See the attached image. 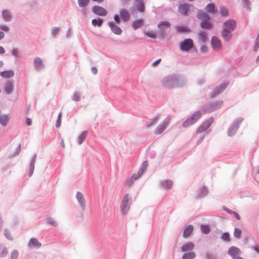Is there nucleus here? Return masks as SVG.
<instances>
[{"mask_svg":"<svg viewBox=\"0 0 259 259\" xmlns=\"http://www.w3.org/2000/svg\"><path fill=\"white\" fill-rule=\"evenodd\" d=\"M161 85L166 89L182 88L187 83V80L178 74H171L164 77L161 81Z\"/></svg>","mask_w":259,"mask_h":259,"instance_id":"f257e3e1","label":"nucleus"},{"mask_svg":"<svg viewBox=\"0 0 259 259\" xmlns=\"http://www.w3.org/2000/svg\"><path fill=\"white\" fill-rule=\"evenodd\" d=\"M196 17L201 20L200 27L203 29L211 30L213 26V22L211 20V17L208 14L202 10H198Z\"/></svg>","mask_w":259,"mask_h":259,"instance_id":"f03ea898","label":"nucleus"},{"mask_svg":"<svg viewBox=\"0 0 259 259\" xmlns=\"http://www.w3.org/2000/svg\"><path fill=\"white\" fill-rule=\"evenodd\" d=\"M223 105V101H222L208 102L201 106L200 110L203 113H211L220 109Z\"/></svg>","mask_w":259,"mask_h":259,"instance_id":"7ed1b4c3","label":"nucleus"},{"mask_svg":"<svg viewBox=\"0 0 259 259\" xmlns=\"http://www.w3.org/2000/svg\"><path fill=\"white\" fill-rule=\"evenodd\" d=\"M201 117L202 112L201 110H196L188 116L187 119L182 122V126L184 128H188L197 123Z\"/></svg>","mask_w":259,"mask_h":259,"instance_id":"20e7f679","label":"nucleus"},{"mask_svg":"<svg viewBox=\"0 0 259 259\" xmlns=\"http://www.w3.org/2000/svg\"><path fill=\"white\" fill-rule=\"evenodd\" d=\"M132 203V197L128 194H125L120 204V211L122 214L125 215L128 212Z\"/></svg>","mask_w":259,"mask_h":259,"instance_id":"39448f33","label":"nucleus"},{"mask_svg":"<svg viewBox=\"0 0 259 259\" xmlns=\"http://www.w3.org/2000/svg\"><path fill=\"white\" fill-rule=\"evenodd\" d=\"M243 118L242 117H239L236 118L234 121L233 123L228 130L227 134L228 136L231 137L236 134L237 130L239 127L240 124L243 121Z\"/></svg>","mask_w":259,"mask_h":259,"instance_id":"423d86ee","label":"nucleus"},{"mask_svg":"<svg viewBox=\"0 0 259 259\" xmlns=\"http://www.w3.org/2000/svg\"><path fill=\"white\" fill-rule=\"evenodd\" d=\"M194 48V42L190 38H186L180 44V49L183 52H188Z\"/></svg>","mask_w":259,"mask_h":259,"instance_id":"0eeeda50","label":"nucleus"},{"mask_svg":"<svg viewBox=\"0 0 259 259\" xmlns=\"http://www.w3.org/2000/svg\"><path fill=\"white\" fill-rule=\"evenodd\" d=\"M214 121L213 116H210L205 120L196 130V134H200L207 130Z\"/></svg>","mask_w":259,"mask_h":259,"instance_id":"6e6552de","label":"nucleus"},{"mask_svg":"<svg viewBox=\"0 0 259 259\" xmlns=\"http://www.w3.org/2000/svg\"><path fill=\"white\" fill-rule=\"evenodd\" d=\"M210 44L212 48L215 51L220 50L222 47V44L221 40L217 36L211 37Z\"/></svg>","mask_w":259,"mask_h":259,"instance_id":"1a4fd4ad","label":"nucleus"},{"mask_svg":"<svg viewBox=\"0 0 259 259\" xmlns=\"http://www.w3.org/2000/svg\"><path fill=\"white\" fill-rule=\"evenodd\" d=\"M92 12L99 16H106L107 15V10L102 7L99 6H94L92 8Z\"/></svg>","mask_w":259,"mask_h":259,"instance_id":"9d476101","label":"nucleus"},{"mask_svg":"<svg viewBox=\"0 0 259 259\" xmlns=\"http://www.w3.org/2000/svg\"><path fill=\"white\" fill-rule=\"evenodd\" d=\"M228 85V82H224L219 87H217L211 93L210 97L211 98H213L218 95L222 93L226 89Z\"/></svg>","mask_w":259,"mask_h":259,"instance_id":"9b49d317","label":"nucleus"},{"mask_svg":"<svg viewBox=\"0 0 259 259\" xmlns=\"http://www.w3.org/2000/svg\"><path fill=\"white\" fill-rule=\"evenodd\" d=\"M191 7H193V6L190 4H181L179 6V12L183 15H187L190 12Z\"/></svg>","mask_w":259,"mask_h":259,"instance_id":"f8f14e48","label":"nucleus"},{"mask_svg":"<svg viewBox=\"0 0 259 259\" xmlns=\"http://www.w3.org/2000/svg\"><path fill=\"white\" fill-rule=\"evenodd\" d=\"M108 25L109 26L111 32L114 34L119 35L122 33V29L116 25V22H108Z\"/></svg>","mask_w":259,"mask_h":259,"instance_id":"ddd939ff","label":"nucleus"},{"mask_svg":"<svg viewBox=\"0 0 259 259\" xmlns=\"http://www.w3.org/2000/svg\"><path fill=\"white\" fill-rule=\"evenodd\" d=\"M223 26V28L233 31L236 28V22L232 19H230L224 22Z\"/></svg>","mask_w":259,"mask_h":259,"instance_id":"4468645a","label":"nucleus"},{"mask_svg":"<svg viewBox=\"0 0 259 259\" xmlns=\"http://www.w3.org/2000/svg\"><path fill=\"white\" fill-rule=\"evenodd\" d=\"M241 253V250L236 246H231L228 250V254L233 258L235 259Z\"/></svg>","mask_w":259,"mask_h":259,"instance_id":"2eb2a0df","label":"nucleus"},{"mask_svg":"<svg viewBox=\"0 0 259 259\" xmlns=\"http://www.w3.org/2000/svg\"><path fill=\"white\" fill-rule=\"evenodd\" d=\"M208 194V190L206 186L200 187L197 191V198L202 199Z\"/></svg>","mask_w":259,"mask_h":259,"instance_id":"dca6fc26","label":"nucleus"},{"mask_svg":"<svg viewBox=\"0 0 259 259\" xmlns=\"http://www.w3.org/2000/svg\"><path fill=\"white\" fill-rule=\"evenodd\" d=\"M194 246L195 245L192 242L188 241L181 246V251L184 253L193 252L192 250L194 248Z\"/></svg>","mask_w":259,"mask_h":259,"instance_id":"f3484780","label":"nucleus"},{"mask_svg":"<svg viewBox=\"0 0 259 259\" xmlns=\"http://www.w3.org/2000/svg\"><path fill=\"white\" fill-rule=\"evenodd\" d=\"M76 198L80 206H81L82 209L84 210L85 208L86 203L82 193H81L80 192L78 191L76 194Z\"/></svg>","mask_w":259,"mask_h":259,"instance_id":"a211bd4d","label":"nucleus"},{"mask_svg":"<svg viewBox=\"0 0 259 259\" xmlns=\"http://www.w3.org/2000/svg\"><path fill=\"white\" fill-rule=\"evenodd\" d=\"M37 154H34L31 159L29 166H28V175L30 177L32 176L34 169V164L36 159Z\"/></svg>","mask_w":259,"mask_h":259,"instance_id":"6ab92c4d","label":"nucleus"},{"mask_svg":"<svg viewBox=\"0 0 259 259\" xmlns=\"http://www.w3.org/2000/svg\"><path fill=\"white\" fill-rule=\"evenodd\" d=\"M221 35L226 42H229L232 37V31L223 28L221 31Z\"/></svg>","mask_w":259,"mask_h":259,"instance_id":"aec40b11","label":"nucleus"},{"mask_svg":"<svg viewBox=\"0 0 259 259\" xmlns=\"http://www.w3.org/2000/svg\"><path fill=\"white\" fill-rule=\"evenodd\" d=\"M119 16L120 19L124 22H126L130 18V14L127 10L121 9L119 11Z\"/></svg>","mask_w":259,"mask_h":259,"instance_id":"412c9836","label":"nucleus"},{"mask_svg":"<svg viewBox=\"0 0 259 259\" xmlns=\"http://www.w3.org/2000/svg\"><path fill=\"white\" fill-rule=\"evenodd\" d=\"M145 0H135L136 5V8L138 11L141 13H144L145 11Z\"/></svg>","mask_w":259,"mask_h":259,"instance_id":"4be33fe9","label":"nucleus"},{"mask_svg":"<svg viewBox=\"0 0 259 259\" xmlns=\"http://www.w3.org/2000/svg\"><path fill=\"white\" fill-rule=\"evenodd\" d=\"M144 20L139 18L132 22V26L134 30H137L144 25Z\"/></svg>","mask_w":259,"mask_h":259,"instance_id":"5701e85b","label":"nucleus"},{"mask_svg":"<svg viewBox=\"0 0 259 259\" xmlns=\"http://www.w3.org/2000/svg\"><path fill=\"white\" fill-rule=\"evenodd\" d=\"M167 126V123L166 120H163L162 122L158 125L155 129L154 134L158 135L162 133L163 131L166 128Z\"/></svg>","mask_w":259,"mask_h":259,"instance_id":"b1692460","label":"nucleus"},{"mask_svg":"<svg viewBox=\"0 0 259 259\" xmlns=\"http://www.w3.org/2000/svg\"><path fill=\"white\" fill-rule=\"evenodd\" d=\"M0 75L3 78L8 79L14 76V72L12 70H4L0 72Z\"/></svg>","mask_w":259,"mask_h":259,"instance_id":"393cba45","label":"nucleus"},{"mask_svg":"<svg viewBox=\"0 0 259 259\" xmlns=\"http://www.w3.org/2000/svg\"><path fill=\"white\" fill-rule=\"evenodd\" d=\"M33 65L36 70H40L44 67L42 60L39 57H36L33 61Z\"/></svg>","mask_w":259,"mask_h":259,"instance_id":"a878e982","label":"nucleus"},{"mask_svg":"<svg viewBox=\"0 0 259 259\" xmlns=\"http://www.w3.org/2000/svg\"><path fill=\"white\" fill-rule=\"evenodd\" d=\"M5 91L7 95L11 94L14 90L13 83L9 80L7 81L4 86Z\"/></svg>","mask_w":259,"mask_h":259,"instance_id":"bb28decb","label":"nucleus"},{"mask_svg":"<svg viewBox=\"0 0 259 259\" xmlns=\"http://www.w3.org/2000/svg\"><path fill=\"white\" fill-rule=\"evenodd\" d=\"M205 10L207 12L212 14H214L217 12V9L214 3L208 4L205 7Z\"/></svg>","mask_w":259,"mask_h":259,"instance_id":"cd10ccee","label":"nucleus"},{"mask_svg":"<svg viewBox=\"0 0 259 259\" xmlns=\"http://www.w3.org/2000/svg\"><path fill=\"white\" fill-rule=\"evenodd\" d=\"M193 230V226L192 225H187L184 229L183 237L185 238L188 237L192 233Z\"/></svg>","mask_w":259,"mask_h":259,"instance_id":"c85d7f7f","label":"nucleus"},{"mask_svg":"<svg viewBox=\"0 0 259 259\" xmlns=\"http://www.w3.org/2000/svg\"><path fill=\"white\" fill-rule=\"evenodd\" d=\"M10 118L8 114H3L0 115V124L6 126L9 121Z\"/></svg>","mask_w":259,"mask_h":259,"instance_id":"c756f323","label":"nucleus"},{"mask_svg":"<svg viewBox=\"0 0 259 259\" xmlns=\"http://www.w3.org/2000/svg\"><path fill=\"white\" fill-rule=\"evenodd\" d=\"M28 245L29 246L35 247L38 248L41 247V244L35 238H31L29 241Z\"/></svg>","mask_w":259,"mask_h":259,"instance_id":"7c9ffc66","label":"nucleus"},{"mask_svg":"<svg viewBox=\"0 0 259 259\" xmlns=\"http://www.w3.org/2000/svg\"><path fill=\"white\" fill-rule=\"evenodd\" d=\"M173 185V182L170 180H166L162 181L160 183V186L162 188L166 189H170Z\"/></svg>","mask_w":259,"mask_h":259,"instance_id":"2f4dec72","label":"nucleus"},{"mask_svg":"<svg viewBox=\"0 0 259 259\" xmlns=\"http://www.w3.org/2000/svg\"><path fill=\"white\" fill-rule=\"evenodd\" d=\"M177 31L178 33L188 32L191 31V29L187 25H178Z\"/></svg>","mask_w":259,"mask_h":259,"instance_id":"473e14b6","label":"nucleus"},{"mask_svg":"<svg viewBox=\"0 0 259 259\" xmlns=\"http://www.w3.org/2000/svg\"><path fill=\"white\" fill-rule=\"evenodd\" d=\"M104 20L101 18H97L92 19V24L94 27H101Z\"/></svg>","mask_w":259,"mask_h":259,"instance_id":"72a5a7b5","label":"nucleus"},{"mask_svg":"<svg viewBox=\"0 0 259 259\" xmlns=\"http://www.w3.org/2000/svg\"><path fill=\"white\" fill-rule=\"evenodd\" d=\"M3 19L6 22H9L11 19V15L8 10H3L2 12Z\"/></svg>","mask_w":259,"mask_h":259,"instance_id":"f704fd0d","label":"nucleus"},{"mask_svg":"<svg viewBox=\"0 0 259 259\" xmlns=\"http://www.w3.org/2000/svg\"><path fill=\"white\" fill-rule=\"evenodd\" d=\"M199 39L203 43H205L208 40L207 32L205 31H202L198 33Z\"/></svg>","mask_w":259,"mask_h":259,"instance_id":"c9c22d12","label":"nucleus"},{"mask_svg":"<svg viewBox=\"0 0 259 259\" xmlns=\"http://www.w3.org/2000/svg\"><path fill=\"white\" fill-rule=\"evenodd\" d=\"M196 256L194 252H185L183 254L182 259H194Z\"/></svg>","mask_w":259,"mask_h":259,"instance_id":"e433bc0d","label":"nucleus"},{"mask_svg":"<svg viewBox=\"0 0 259 259\" xmlns=\"http://www.w3.org/2000/svg\"><path fill=\"white\" fill-rule=\"evenodd\" d=\"M88 134V132L87 131H84L78 136L77 142L79 145L81 144L83 142Z\"/></svg>","mask_w":259,"mask_h":259,"instance_id":"4c0bfd02","label":"nucleus"},{"mask_svg":"<svg viewBox=\"0 0 259 259\" xmlns=\"http://www.w3.org/2000/svg\"><path fill=\"white\" fill-rule=\"evenodd\" d=\"M200 229L203 234H207L210 231V227L209 225L201 224Z\"/></svg>","mask_w":259,"mask_h":259,"instance_id":"58836bf2","label":"nucleus"},{"mask_svg":"<svg viewBox=\"0 0 259 259\" xmlns=\"http://www.w3.org/2000/svg\"><path fill=\"white\" fill-rule=\"evenodd\" d=\"M221 239L224 242H228L230 241V235L228 232H225L222 233Z\"/></svg>","mask_w":259,"mask_h":259,"instance_id":"ea45409f","label":"nucleus"},{"mask_svg":"<svg viewBox=\"0 0 259 259\" xmlns=\"http://www.w3.org/2000/svg\"><path fill=\"white\" fill-rule=\"evenodd\" d=\"M90 0H77V3L80 8H85L89 5Z\"/></svg>","mask_w":259,"mask_h":259,"instance_id":"a19ab883","label":"nucleus"},{"mask_svg":"<svg viewBox=\"0 0 259 259\" xmlns=\"http://www.w3.org/2000/svg\"><path fill=\"white\" fill-rule=\"evenodd\" d=\"M158 116H156L152 119H150L149 121L147 122V127H149L156 124L157 120H158Z\"/></svg>","mask_w":259,"mask_h":259,"instance_id":"79ce46f5","label":"nucleus"},{"mask_svg":"<svg viewBox=\"0 0 259 259\" xmlns=\"http://www.w3.org/2000/svg\"><path fill=\"white\" fill-rule=\"evenodd\" d=\"M242 2L243 3V7L247 9V10L248 12H250L251 10V3L249 0H242Z\"/></svg>","mask_w":259,"mask_h":259,"instance_id":"37998d69","label":"nucleus"},{"mask_svg":"<svg viewBox=\"0 0 259 259\" xmlns=\"http://www.w3.org/2000/svg\"><path fill=\"white\" fill-rule=\"evenodd\" d=\"M165 34L166 32L165 28L163 27H160L159 28V31L158 32V35L159 38L161 39L164 38Z\"/></svg>","mask_w":259,"mask_h":259,"instance_id":"c03bdc74","label":"nucleus"},{"mask_svg":"<svg viewBox=\"0 0 259 259\" xmlns=\"http://www.w3.org/2000/svg\"><path fill=\"white\" fill-rule=\"evenodd\" d=\"M145 34L147 37L155 39L156 38V34L155 32L152 31H147L145 32Z\"/></svg>","mask_w":259,"mask_h":259,"instance_id":"a18cd8bd","label":"nucleus"},{"mask_svg":"<svg viewBox=\"0 0 259 259\" xmlns=\"http://www.w3.org/2000/svg\"><path fill=\"white\" fill-rule=\"evenodd\" d=\"M242 233V230L240 228H235L234 231V235L235 237L237 238H240L241 237Z\"/></svg>","mask_w":259,"mask_h":259,"instance_id":"49530a36","label":"nucleus"},{"mask_svg":"<svg viewBox=\"0 0 259 259\" xmlns=\"http://www.w3.org/2000/svg\"><path fill=\"white\" fill-rule=\"evenodd\" d=\"M5 236L9 240H13V238L10 231L8 229H5L4 231Z\"/></svg>","mask_w":259,"mask_h":259,"instance_id":"de8ad7c7","label":"nucleus"},{"mask_svg":"<svg viewBox=\"0 0 259 259\" xmlns=\"http://www.w3.org/2000/svg\"><path fill=\"white\" fill-rule=\"evenodd\" d=\"M19 255V252L16 249H14L11 253L10 259H17Z\"/></svg>","mask_w":259,"mask_h":259,"instance_id":"09e8293b","label":"nucleus"},{"mask_svg":"<svg viewBox=\"0 0 259 259\" xmlns=\"http://www.w3.org/2000/svg\"><path fill=\"white\" fill-rule=\"evenodd\" d=\"M220 13L223 17H226L228 15L229 12L227 8L221 7H220Z\"/></svg>","mask_w":259,"mask_h":259,"instance_id":"8fccbe9b","label":"nucleus"},{"mask_svg":"<svg viewBox=\"0 0 259 259\" xmlns=\"http://www.w3.org/2000/svg\"><path fill=\"white\" fill-rule=\"evenodd\" d=\"M47 223L49 224H50V225H51L52 226H54L55 227H56V226H58V224L56 222V221H55V220L54 218H52V217L48 218L47 219Z\"/></svg>","mask_w":259,"mask_h":259,"instance_id":"3c124183","label":"nucleus"},{"mask_svg":"<svg viewBox=\"0 0 259 259\" xmlns=\"http://www.w3.org/2000/svg\"><path fill=\"white\" fill-rule=\"evenodd\" d=\"M144 172V171L143 170V168H140L139 171H138L137 174H134L133 175V177L134 178V180H138L141 177V176L143 175Z\"/></svg>","mask_w":259,"mask_h":259,"instance_id":"603ef678","label":"nucleus"},{"mask_svg":"<svg viewBox=\"0 0 259 259\" xmlns=\"http://www.w3.org/2000/svg\"><path fill=\"white\" fill-rule=\"evenodd\" d=\"M11 53L12 55L16 59L20 58L18 49L14 48L12 49Z\"/></svg>","mask_w":259,"mask_h":259,"instance_id":"864d4df0","label":"nucleus"},{"mask_svg":"<svg viewBox=\"0 0 259 259\" xmlns=\"http://www.w3.org/2000/svg\"><path fill=\"white\" fill-rule=\"evenodd\" d=\"M60 30V28L59 27H54L51 31V34L53 36L56 37L58 33Z\"/></svg>","mask_w":259,"mask_h":259,"instance_id":"5fc2aeb1","label":"nucleus"},{"mask_svg":"<svg viewBox=\"0 0 259 259\" xmlns=\"http://www.w3.org/2000/svg\"><path fill=\"white\" fill-rule=\"evenodd\" d=\"M21 144H19V145L18 146V147H17L14 153L13 154L12 156L15 157V156L18 155L21 152Z\"/></svg>","mask_w":259,"mask_h":259,"instance_id":"6e6d98bb","label":"nucleus"},{"mask_svg":"<svg viewBox=\"0 0 259 259\" xmlns=\"http://www.w3.org/2000/svg\"><path fill=\"white\" fill-rule=\"evenodd\" d=\"M71 99L76 102L79 100V95L78 94L77 92H75L74 93L73 95L71 97Z\"/></svg>","mask_w":259,"mask_h":259,"instance_id":"4d7b16f0","label":"nucleus"},{"mask_svg":"<svg viewBox=\"0 0 259 259\" xmlns=\"http://www.w3.org/2000/svg\"><path fill=\"white\" fill-rule=\"evenodd\" d=\"M0 30L6 32H8L10 30V28L8 25L6 24H2L0 25Z\"/></svg>","mask_w":259,"mask_h":259,"instance_id":"13d9d810","label":"nucleus"},{"mask_svg":"<svg viewBox=\"0 0 259 259\" xmlns=\"http://www.w3.org/2000/svg\"><path fill=\"white\" fill-rule=\"evenodd\" d=\"M8 250L6 247H5L2 251L0 253V258L5 257L8 254Z\"/></svg>","mask_w":259,"mask_h":259,"instance_id":"bf43d9fd","label":"nucleus"},{"mask_svg":"<svg viewBox=\"0 0 259 259\" xmlns=\"http://www.w3.org/2000/svg\"><path fill=\"white\" fill-rule=\"evenodd\" d=\"M134 180L133 176L132 178L128 177L126 182V184L129 186H131L134 183Z\"/></svg>","mask_w":259,"mask_h":259,"instance_id":"052dcab7","label":"nucleus"},{"mask_svg":"<svg viewBox=\"0 0 259 259\" xmlns=\"http://www.w3.org/2000/svg\"><path fill=\"white\" fill-rule=\"evenodd\" d=\"M165 25V26L168 27L170 26V23L169 21H161L159 24H158V26L160 27V25Z\"/></svg>","mask_w":259,"mask_h":259,"instance_id":"680f3d73","label":"nucleus"},{"mask_svg":"<svg viewBox=\"0 0 259 259\" xmlns=\"http://www.w3.org/2000/svg\"><path fill=\"white\" fill-rule=\"evenodd\" d=\"M259 48V40L258 39H255V44L253 47V51L256 52Z\"/></svg>","mask_w":259,"mask_h":259,"instance_id":"e2e57ef3","label":"nucleus"},{"mask_svg":"<svg viewBox=\"0 0 259 259\" xmlns=\"http://www.w3.org/2000/svg\"><path fill=\"white\" fill-rule=\"evenodd\" d=\"M200 51L202 53H206L208 52V47L206 45H202L200 48Z\"/></svg>","mask_w":259,"mask_h":259,"instance_id":"0e129e2a","label":"nucleus"},{"mask_svg":"<svg viewBox=\"0 0 259 259\" xmlns=\"http://www.w3.org/2000/svg\"><path fill=\"white\" fill-rule=\"evenodd\" d=\"M206 259H217V257L213 254L206 253L205 255Z\"/></svg>","mask_w":259,"mask_h":259,"instance_id":"69168bd1","label":"nucleus"},{"mask_svg":"<svg viewBox=\"0 0 259 259\" xmlns=\"http://www.w3.org/2000/svg\"><path fill=\"white\" fill-rule=\"evenodd\" d=\"M113 19H114V21L113 22H116V24L117 23H119L120 22V16L119 15H117V14H115L114 15V17H113Z\"/></svg>","mask_w":259,"mask_h":259,"instance_id":"338daca9","label":"nucleus"},{"mask_svg":"<svg viewBox=\"0 0 259 259\" xmlns=\"http://www.w3.org/2000/svg\"><path fill=\"white\" fill-rule=\"evenodd\" d=\"M251 248L257 254H259V245L256 244L255 245L252 246Z\"/></svg>","mask_w":259,"mask_h":259,"instance_id":"774afa93","label":"nucleus"}]
</instances>
